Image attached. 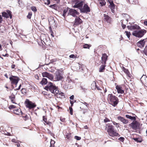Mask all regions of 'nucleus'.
<instances>
[{
	"label": "nucleus",
	"mask_w": 147,
	"mask_h": 147,
	"mask_svg": "<svg viewBox=\"0 0 147 147\" xmlns=\"http://www.w3.org/2000/svg\"><path fill=\"white\" fill-rule=\"evenodd\" d=\"M45 89L48 91H49L55 95H57L59 93V91L57 87L51 82H49L45 88Z\"/></svg>",
	"instance_id": "obj_1"
},
{
	"label": "nucleus",
	"mask_w": 147,
	"mask_h": 147,
	"mask_svg": "<svg viewBox=\"0 0 147 147\" xmlns=\"http://www.w3.org/2000/svg\"><path fill=\"white\" fill-rule=\"evenodd\" d=\"M105 129H107V131L109 135L112 137L119 136L120 135L116 131L114 130V127L112 125H108L107 124Z\"/></svg>",
	"instance_id": "obj_2"
},
{
	"label": "nucleus",
	"mask_w": 147,
	"mask_h": 147,
	"mask_svg": "<svg viewBox=\"0 0 147 147\" xmlns=\"http://www.w3.org/2000/svg\"><path fill=\"white\" fill-rule=\"evenodd\" d=\"M107 57L108 56L106 54L104 53L102 55L101 62L102 65L100 66L99 69V71L100 72H103V70L105 69V67L106 66L105 65L106 64V61L107 60Z\"/></svg>",
	"instance_id": "obj_3"
},
{
	"label": "nucleus",
	"mask_w": 147,
	"mask_h": 147,
	"mask_svg": "<svg viewBox=\"0 0 147 147\" xmlns=\"http://www.w3.org/2000/svg\"><path fill=\"white\" fill-rule=\"evenodd\" d=\"M146 32V31L144 29H140L139 30H136L134 31L132 35L137 37L140 38L143 37Z\"/></svg>",
	"instance_id": "obj_4"
},
{
	"label": "nucleus",
	"mask_w": 147,
	"mask_h": 147,
	"mask_svg": "<svg viewBox=\"0 0 147 147\" xmlns=\"http://www.w3.org/2000/svg\"><path fill=\"white\" fill-rule=\"evenodd\" d=\"M108 98L113 106H115L118 104V98L115 96L113 95L112 94H110L108 95Z\"/></svg>",
	"instance_id": "obj_5"
},
{
	"label": "nucleus",
	"mask_w": 147,
	"mask_h": 147,
	"mask_svg": "<svg viewBox=\"0 0 147 147\" xmlns=\"http://www.w3.org/2000/svg\"><path fill=\"white\" fill-rule=\"evenodd\" d=\"M129 126L133 129H139L140 128V124L137 121H133L131 123L129 124Z\"/></svg>",
	"instance_id": "obj_6"
},
{
	"label": "nucleus",
	"mask_w": 147,
	"mask_h": 147,
	"mask_svg": "<svg viewBox=\"0 0 147 147\" xmlns=\"http://www.w3.org/2000/svg\"><path fill=\"white\" fill-rule=\"evenodd\" d=\"M55 79L57 81L62 80L64 78L63 73L60 70L57 71L55 73Z\"/></svg>",
	"instance_id": "obj_7"
},
{
	"label": "nucleus",
	"mask_w": 147,
	"mask_h": 147,
	"mask_svg": "<svg viewBox=\"0 0 147 147\" xmlns=\"http://www.w3.org/2000/svg\"><path fill=\"white\" fill-rule=\"evenodd\" d=\"M75 5L73 6L74 8H79L80 9L82 7L84 1L82 0H74Z\"/></svg>",
	"instance_id": "obj_8"
},
{
	"label": "nucleus",
	"mask_w": 147,
	"mask_h": 147,
	"mask_svg": "<svg viewBox=\"0 0 147 147\" xmlns=\"http://www.w3.org/2000/svg\"><path fill=\"white\" fill-rule=\"evenodd\" d=\"M26 107L29 109H31L36 107V105L33 102L30 101L29 100L27 99L25 102Z\"/></svg>",
	"instance_id": "obj_9"
},
{
	"label": "nucleus",
	"mask_w": 147,
	"mask_h": 147,
	"mask_svg": "<svg viewBox=\"0 0 147 147\" xmlns=\"http://www.w3.org/2000/svg\"><path fill=\"white\" fill-rule=\"evenodd\" d=\"M9 79L11 82V83L12 84H15L17 85L18 81L20 80L19 78L16 76H11L9 78Z\"/></svg>",
	"instance_id": "obj_10"
},
{
	"label": "nucleus",
	"mask_w": 147,
	"mask_h": 147,
	"mask_svg": "<svg viewBox=\"0 0 147 147\" xmlns=\"http://www.w3.org/2000/svg\"><path fill=\"white\" fill-rule=\"evenodd\" d=\"M79 14V12L76 10L72 9H69L68 13L69 15H71L74 17L76 16L77 15H78Z\"/></svg>",
	"instance_id": "obj_11"
},
{
	"label": "nucleus",
	"mask_w": 147,
	"mask_h": 147,
	"mask_svg": "<svg viewBox=\"0 0 147 147\" xmlns=\"http://www.w3.org/2000/svg\"><path fill=\"white\" fill-rule=\"evenodd\" d=\"M80 10L82 12L87 13L90 12V9L88 5L86 4L84 5L83 8L82 7V8L80 9Z\"/></svg>",
	"instance_id": "obj_12"
},
{
	"label": "nucleus",
	"mask_w": 147,
	"mask_h": 147,
	"mask_svg": "<svg viewBox=\"0 0 147 147\" xmlns=\"http://www.w3.org/2000/svg\"><path fill=\"white\" fill-rule=\"evenodd\" d=\"M7 12H3L2 13V16L3 17L7 18L9 17L10 19L12 18V15L11 13V12L9 10H7Z\"/></svg>",
	"instance_id": "obj_13"
},
{
	"label": "nucleus",
	"mask_w": 147,
	"mask_h": 147,
	"mask_svg": "<svg viewBox=\"0 0 147 147\" xmlns=\"http://www.w3.org/2000/svg\"><path fill=\"white\" fill-rule=\"evenodd\" d=\"M140 80L143 84L147 87V77L146 75H143L141 77Z\"/></svg>",
	"instance_id": "obj_14"
},
{
	"label": "nucleus",
	"mask_w": 147,
	"mask_h": 147,
	"mask_svg": "<svg viewBox=\"0 0 147 147\" xmlns=\"http://www.w3.org/2000/svg\"><path fill=\"white\" fill-rule=\"evenodd\" d=\"M118 120L120 121L124 124H127L128 123V120L124 118L123 117L121 116H118L117 117Z\"/></svg>",
	"instance_id": "obj_15"
},
{
	"label": "nucleus",
	"mask_w": 147,
	"mask_h": 147,
	"mask_svg": "<svg viewBox=\"0 0 147 147\" xmlns=\"http://www.w3.org/2000/svg\"><path fill=\"white\" fill-rule=\"evenodd\" d=\"M146 39H144L142 40H140L137 43V45L140 48L143 47L144 46L145 41V40Z\"/></svg>",
	"instance_id": "obj_16"
},
{
	"label": "nucleus",
	"mask_w": 147,
	"mask_h": 147,
	"mask_svg": "<svg viewBox=\"0 0 147 147\" xmlns=\"http://www.w3.org/2000/svg\"><path fill=\"white\" fill-rule=\"evenodd\" d=\"M82 22V20L80 18L78 17H76L74 24V25L77 26L80 24Z\"/></svg>",
	"instance_id": "obj_17"
},
{
	"label": "nucleus",
	"mask_w": 147,
	"mask_h": 147,
	"mask_svg": "<svg viewBox=\"0 0 147 147\" xmlns=\"http://www.w3.org/2000/svg\"><path fill=\"white\" fill-rule=\"evenodd\" d=\"M116 88L118 93L123 94L124 93V91L122 89V87L118 85L116 87Z\"/></svg>",
	"instance_id": "obj_18"
},
{
	"label": "nucleus",
	"mask_w": 147,
	"mask_h": 147,
	"mask_svg": "<svg viewBox=\"0 0 147 147\" xmlns=\"http://www.w3.org/2000/svg\"><path fill=\"white\" fill-rule=\"evenodd\" d=\"M13 112L14 114L17 115H20V114H22V111L20 109H14Z\"/></svg>",
	"instance_id": "obj_19"
},
{
	"label": "nucleus",
	"mask_w": 147,
	"mask_h": 147,
	"mask_svg": "<svg viewBox=\"0 0 147 147\" xmlns=\"http://www.w3.org/2000/svg\"><path fill=\"white\" fill-rule=\"evenodd\" d=\"M125 117L133 121H135L136 119L137 116L136 115L135 116H131L129 115H125Z\"/></svg>",
	"instance_id": "obj_20"
},
{
	"label": "nucleus",
	"mask_w": 147,
	"mask_h": 147,
	"mask_svg": "<svg viewBox=\"0 0 147 147\" xmlns=\"http://www.w3.org/2000/svg\"><path fill=\"white\" fill-rule=\"evenodd\" d=\"M104 19L108 23H110L111 22V18L106 14H104Z\"/></svg>",
	"instance_id": "obj_21"
},
{
	"label": "nucleus",
	"mask_w": 147,
	"mask_h": 147,
	"mask_svg": "<svg viewBox=\"0 0 147 147\" xmlns=\"http://www.w3.org/2000/svg\"><path fill=\"white\" fill-rule=\"evenodd\" d=\"M9 98L10 99L12 103L16 104V103L15 102V95L13 94H11V96H9Z\"/></svg>",
	"instance_id": "obj_22"
},
{
	"label": "nucleus",
	"mask_w": 147,
	"mask_h": 147,
	"mask_svg": "<svg viewBox=\"0 0 147 147\" xmlns=\"http://www.w3.org/2000/svg\"><path fill=\"white\" fill-rule=\"evenodd\" d=\"M122 69L123 71L128 76V77H130V76L131 74L127 69L125 68L124 67H123Z\"/></svg>",
	"instance_id": "obj_23"
},
{
	"label": "nucleus",
	"mask_w": 147,
	"mask_h": 147,
	"mask_svg": "<svg viewBox=\"0 0 147 147\" xmlns=\"http://www.w3.org/2000/svg\"><path fill=\"white\" fill-rule=\"evenodd\" d=\"M109 7L111 9L112 12L113 13H114V9H115V6L113 3L110 4V5H109Z\"/></svg>",
	"instance_id": "obj_24"
},
{
	"label": "nucleus",
	"mask_w": 147,
	"mask_h": 147,
	"mask_svg": "<svg viewBox=\"0 0 147 147\" xmlns=\"http://www.w3.org/2000/svg\"><path fill=\"white\" fill-rule=\"evenodd\" d=\"M47 78H43L42 80L40 82V83L42 85H45L47 83Z\"/></svg>",
	"instance_id": "obj_25"
},
{
	"label": "nucleus",
	"mask_w": 147,
	"mask_h": 147,
	"mask_svg": "<svg viewBox=\"0 0 147 147\" xmlns=\"http://www.w3.org/2000/svg\"><path fill=\"white\" fill-rule=\"evenodd\" d=\"M131 30L135 29L139 30L140 29V28L139 26L136 24H135L133 26H131Z\"/></svg>",
	"instance_id": "obj_26"
},
{
	"label": "nucleus",
	"mask_w": 147,
	"mask_h": 147,
	"mask_svg": "<svg viewBox=\"0 0 147 147\" xmlns=\"http://www.w3.org/2000/svg\"><path fill=\"white\" fill-rule=\"evenodd\" d=\"M97 85H96V83L95 82L93 81L91 85V88L92 90H95L96 88Z\"/></svg>",
	"instance_id": "obj_27"
},
{
	"label": "nucleus",
	"mask_w": 147,
	"mask_h": 147,
	"mask_svg": "<svg viewBox=\"0 0 147 147\" xmlns=\"http://www.w3.org/2000/svg\"><path fill=\"white\" fill-rule=\"evenodd\" d=\"M98 2L101 6L105 5L106 3L105 0H98Z\"/></svg>",
	"instance_id": "obj_28"
},
{
	"label": "nucleus",
	"mask_w": 147,
	"mask_h": 147,
	"mask_svg": "<svg viewBox=\"0 0 147 147\" xmlns=\"http://www.w3.org/2000/svg\"><path fill=\"white\" fill-rule=\"evenodd\" d=\"M22 115V117L23 118V119L25 120V121L27 120L28 119H29V117L30 116L29 115H25V114H23Z\"/></svg>",
	"instance_id": "obj_29"
},
{
	"label": "nucleus",
	"mask_w": 147,
	"mask_h": 147,
	"mask_svg": "<svg viewBox=\"0 0 147 147\" xmlns=\"http://www.w3.org/2000/svg\"><path fill=\"white\" fill-rule=\"evenodd\" d=\"M91 46V45H90L85 44L83 45V48L84 49H89Z\"/></svg>",
	"instance_id": "obj_30"
},
{
	"label": "nucleus",
	"mask_w": 147,
	"mask_h": 147,
	"mask_svg": "<svg viewBox=\"0 0 147 147\" xmlns=\"http://www.w3.org/2000/svg\"><path fill=\"white\" fill-rule=\"evenodd\" d=\"M49 73L47 72H45L42 73V75L43 77H47Z\"/></svg>",
	"instance_id": "obj_31"
},
{
	"label": "nucleus",
	"mask_w": 147,
	"mask_h": 147,
	"mask_svg": "<svg viewBox=\"0 0 147 147\" xmlns=\"http://www.w3.org/2000/svg\"><path fill=\"white\" fill-rule=\"evenodd\" d=\"M123 20H121V26L122 27V28L124 29L126 27V25L125 24H124L123 23Z\"/></svg>",
	"instance_id": "obj_32"
},
{
	"label": "nucleus",
	"mask_w": 147,
	"mask_h": 147,
	"mask_svg": "<svg viewBox=\"0 0 147 147\" xmlns=\"http://www.w3.org/2000/svg\"><path fill=\"white\" fill-rule=\"evenodd\" d=\"M47 78L51 80H53V76L51 74H49V75Z\"/></svg>",
	"instance_id": "obj_33"
},
{
	"label": "nucleus",
	"mask_w": 147,
	"mask_h": 147,
	"mask_svg": "<svg viewBox=\"0 0 147 147\" xmlns=\"http://www.w3.org/2000/svg\"><path fill=\"white\" fill-rule=\"evenodd\" d=\"M135 141L138 142H141V141L140 140L139 138H134L133 139Z\"/></svg>",
	"instance_id": "obj_34"
},
{
	"label": "nucleus",
	"mask_w": 147,
	"mask_h": 147,
	"mask_svg": "<svg viewBox=\"0 0 147 147\" xmlns=\"http://www.w3.org/2000/svg\"><path fill=\"white\" fill-rule=\"evenodd\" d=\"M83 104L86 107H87L88 105V104L87 103H86L85 102H80V105H82Z\"/></svg>",
	"instance_id": "obj_35"
},
{
	"label": "nucleus",
	"mask_w": 147,
	"mask_h": 147,
	"mask_svg": "<svg viewBox=\"0 0 147 147\" xmlns=\"http://www.w3.org/2000/svg\"><path fill=\"white\" fill-rule=\"evenodd\" d=\"M125 33H126V34L127 35V37L128 38H129L130 37V32H128V31H125Z\"/></svg>",
	"instance_id": "obj_36"
},
{
	"label": "nucleus",
	"mask_w": 147,
	"mask_h": 147,
	"mask_svg": "<svg viewBox=\"0 0 147 147\" xmlns=\"http://www.w3.org/2000/svg\"><path fill=\"white\" fill-rule=\"evenodd\" d=\"M71 137H72L70 134H68L66 136V138L68 140L70 139L71 138Z\"/></svg>",
	"instance_id": "obj_37"
},
{
	"label": "nucleus",
	"mask_w": 147,
	"mask_h": 147,
	"mask_svg": "<svg viewBox=\"0 0 147 147\" xmlns=\"http://www.w3.org/2000/svg\"><path fill=\"white\" fill-rule=\"evenodd\" d=\"M31 9L32 11H34V12H35L37 11V9H36V8L34 6H33V7H31Z\"/></svg>",
	"instance_id": "obj_38"
},
{
	"label": "nucleus",
	"mask_w": 147,
	"mask_h": 147,
	"mask_svg": "<svg viewBox=\"0 0 147 147\" xmlns=\"http://www.w3.org/2000/svg\"><path fill=\"white\" fill-rule=\"evenodd\" d=\"M32 16V13L31 12L28 13V14L27 16V18L28 19H30Z\"/></svg>",
	"instance_id": "obj_39"
},
{
	"label": "nucleus",
	"mask_w": 147,
	"mask_h": 147,
	"mask_svg": "<svg viewBox=\"0 0 147 147\" xmlns=\"http://www.w3.org/2000/svg\"><path fill=\"white\" fill-rule=\"evenodd\" d=\"M58 94L59 95V97H60V96H64V94L62 92H59V93L56 96H58Z\"/></svg>",
	"instance_id": "obj_40"
},
{
	"label": "nucleus",
	"mask_w": 147,
	"mask_h": 147,
	"mask_svg": "<svg viewBox=\"0 0 147 147\" xmlns=\"http://www.w3.org/2000/svg\"><path fill=\"white\" fill-rule=\"evenodd\" d=\"M55 143V142L54 140L51 139L50 142V145H54Z\"/></svg>",
	"instance_id": "obj_41"
},
{
	"label": "nucleus",
	"mask_w": 147,
	"mask_h": 147,
	"mask_svg": "<svg viewBox=\"0 0 147 147\" xmlns=\"http://www.w3.org/2000/svg\"><path fill=\"white\" fill-rule=\"evenodd\" d=\"M104 121L105 123H107L108 122H109L110 120L107 118H105V119L104 120Z\"/></svg>",
	"instance_id": "obj_42"
},
{
	"label": "nucleus",
	"mask_w": 147,
	"mask_h": 147,
	"mask_svg": "<svg viewBox=\"0 0 147 147\" xmlns=\"http://www.w3.org/2000/svg\"><path fill=\"white\" fill-rule=\"evenodd\" d=\"M16 107L14 105H10L9 107V109H11L13 108H15Z\"/></svg>",
	"instance_id": "obj_43"
},
{
	"label": "nucleus",
	"mask_w": 147,
	"mask_h": 147,
	"mask_svg": "<svg viewBox=\"0 0 147 147\" xmlns=\"http://www.w3.org/2000/svg\"><path fill=\"white\" fill-rule=\"evenodd\" d=\"M124 139V138L123 137H120L118 139L119 141L122 142H123Z\"/></svg>",
	"instance_id": "obj_44"
},
{
	"label": "nucleus",
	"mask_w": 147,
	"mask_h": 147,
	"mask_svg": "<svg viewBox=\"0 0 147 147\" xmlns=\"http://www.w3.org/2000/svg\"><path fill=\"white\" fill-rule=\"evenodd\" d=\"M75 138L77 140H80L81 139V138L80 137L77 136H75Z\"/></svg>",
	"instance_id": "obj_45"
},
{
	"label": "nucleus",
	"mask_w": 147,
	"mask_h": 147,
	"mask_svg": "<svg viewBox=\"0 0 147 147\" xmlns=\"http://www.w3.org/2000/svg\"><path fill=\"white\" fill-rule=\"evenodd\" d=\"M113 123L114 125H116V126L117 127H119V124L118 123H116L114 121L113 122Z\"/></svg>",
	"instance_id": "obj_46"
},
{
	"label": "nucleus",
	"mask_w": 147,
	"mask_h": 147,
	"mask_svg": "<svg viewBox=\"0 0 147 147\" xmlns=\"http://www.w3.org/2000/svg\"><path fill=\"white\" fill-rule=\"evenodd\" d=\"M67 11V10H66V9H65L63 10V16H65L66 14Z\"/></svg>",
	"instance_id": "obj_47"
},
{
	"label": "nucleus",
	"mask_w": 147,
	"mask_h": 147,
	"mask_svg": "<svg viewBox=\"0 0 147 147\" xmlns=\"http://www.w3.org/2000/svg\"><path fill=\"white\" fill-rule=\"evenodd\" d=\"M69 110H70V114L71 115H72L73 114V109H72L71 107H69Z\"/></svg>",
	"instance_id": "obj_48"
},
{
	"label": "nucleus",
	"mask_w": 147,
	"mask_h": 147,
	"mask_svg": "<svg viewBox=\"0 0 147 147\" xmlns=\"http://www.w3.org/2000/svg\"><path fill=\"white\" fill-rule=\"evenodd\" d=\"M60 119L61 121L63 122H65V119L64 118L61 117Z\"/></svg>",
	"instance_id": "obj_49"
},
{
	"label": "nucleus",
	"mask_w": 147,
	"mask_h": 147,
	"mask_svg": "<svg viewBox=\"0 0 147 147\" xmlns=\"http://www.w3.org/2000/svg\"><path fill=\"white\" fill-rule=\"evenodd\" d=\"M43 120L45 123H47H47L46 122V121H47V119L45 118V116H43Z\"/></svg>",
	"instance_id": "obj_50"
},
{
	"label": "nucleus",
	"mask_w": 147,
	"mask_h": 147,
	"mask_svg": "<svg viewBox=\"0 0 147 147\" xmlns=\"http://www.w3.org/2000/svg\"><path fill=\"white\" fill-rule=\"evenodd\" d=\"M69 57L70 58H74L75 57V56L74 55L72 54V55H70L69 56Z\"/></svg>",
	"instance_id": "obj_51"
},
{
	"label": "nucleus",
	"mask_w": 147,
	"mask_h": 147,
	"mask_svg": "<svg viewBox=\"0 0 147 147\" xmlns=\"http://www.w3.org/2000/svg\"><path fill=\"white\" fill-rule=\"evenodd\" d=\"M96 89L98 90H101V88L99 86H96Z\"/></svg>",
	"instance_id": "obj_52"
},
{
	"label": "nucleus",
	"mask_w": 147,
	"mask_h": 147,
	"mask_svg": "<svg viewBox=\"0 0 147 147\" xmlns=\"http://www.w3.org/2000/svg\"><path fill=\"white\" fill-rule=\"evenodd\" d=\"M107 1H108L109 2V3H110V4L113 3L112 0H107Z\"/></svg>",
	"instance_id": "obj_53"
},
{
	"label": "nucleus",
	"mask_w": 147,
	"mask_h": 147,
	"mask_svg": "<svg viewBox=\"0 0 147 147\" xmlns=\"http://www.w3.org/2000/svg\"><path fill=\"white\" fill-rule=\"evenodd\" d=\"M131 26H127V28L129 29H130V30H131Z\"/></svg>",
	"instance_id": "obj_54"
},
{
	"label": "nucleus",
	"mask_w": 147,
	"mask_h": 147,
	"mask_svg": "<svg viewBox=\"0 0 147 147\" xmlns=\"http://www.w3.org/2000/svg\"><path fill=\"white\" fill-rule=\"evenodd\" d=\"M74 96L73 95H72L70 97V99L71 100H73L74 99Z\"/></svg>",
	"instance_id": "obj_55"
},
{
	"label": "nucleus",
	"mask_w": 147,
	"mask_h": 147,
	"mask_svg": "<svg viewBox=\"0 0 147 147\" xmlns=\"http://www.w3.org/2000/svg\"><path fill=\"white\" fill-rule=\"evenodd\" d=\"M12 141L13 142H15V143H17V142L16 141V140L14 139H13L12 140Z\"/></svg>",
	"instance_id": "obj_56"
},
{
	"label": "nucleus",
	"mask_w": 147,
	"mask_h": 147,
	"mask_svg": "<svg viewBox=\"0 0 147 147\" xmlns=\"http://www.w3.org/2000/svg\"><path fill=\"white\" fill-rule=\"evenodd\" d=\"M2 19L1 15H0V23L2 22Z\"/></svg>",
	"instance_id": "obj_57"
},
{
	"label": "nucleus",
	"mask_w": 147,
	"mask_h": 147,
	"mask_svg": "<svg viewBox=\"0 0 147 147\" xmlns=\"http://www.w3.org/2000/svg\"><path fill=\"white\" fill-rule=\"evenodd\" d=\"M144 53L145 55L147 56V51L145 50L144 51Z\"/></svg>",
	"instance_id": "obj_58"
},
{
	"label": "nucleus",
	"mask_w": 147,
	"mask_h": 147,
	"mask_svg": "<svg viewBox=\"0 0 147 147\" xmlns=\"http://www.w3.org/2000/svg\"><path fill=\"white\" fill-rule=\"evenodd\" d=\"M144 24L147 26V21H145L144 22Z\"/></svg>",
	"instance_id": "obj_59"
},
{
	"label": "nucleus",
	"mask_w": 147,
	"mask_h": 147,
	"mask_svg": "<svg viewBox=\"0 0 147 147\" xmlns=\"http://www.w3.org/2000/svg\"><path fill=\"white\" fill-rule=\"evenodd\" d=\"M21 86V85L20 84L19 86V87L18 88H17L16 90H19L20 89V87Z\"/></svg>",
	"instance_id": "obj_60"
},
{
	"label": "nucleus",
	"mask_w": 147,
	"mask_h": 147,
	"mask_svg": "<svg viewBox=\"0 0 147 147\" xmlns=\"http://www.w3.org/2000/svg\"><path fill=\"white\" fill-rule=\"evenodd\" d=\"M15 65H11V68L12 69L14 68H15Z\"/></svg>",
	"instance_id": "obj_61"
},
{
	"label": "nucleus",
	"mask_w": 147,
	"mask_h": 147,
	"mask_svg": "<svg viewBox=\"0 0 147 147\" xmlns=\"http://www.w3.org/2000/svg\"><path fill=\"white\" fill-rule=\"evenodd\" d=\"M125 22H124V23H127L128 22V19H126L125 20Z\"/></svg>",
	"instance_id": "obj_62"
},
{
	"label": "nucleus",
	"mask_w": 147,
	"mask_h": 147,
	"mask_svg": "<svg viewBox=\"0 0 147 147\" xmlns=\"http://www.w3.org/2000/svg\"><path fill=\"white\" fill-rule=\"evenodd\" d=\"M47 1H48V3L47 4V5H49L50 4V0H47Z\"/></svg>",
	"instance_id": "obj_63"
},
{
	"label": "nucleus",
	"mask_w": 147,
	"mask_h": 147,
	"mask_svg": "<svg viewBox=\"0 0 147 147\" xmlns=\"http://www.w3.org/2000/svg\"><path fill=\"white\" fill-rule=\"evenodd\" d=\"M70 103L71 104V106H72L73 104V101H71V100H70Z\"/></svg>",
	"instance_id": "obj_64"
}]
</instances>
